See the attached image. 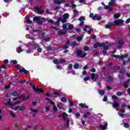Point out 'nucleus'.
Wrapping results in <instances>:
<instances>
[{
	"instance_id": "obj_35",
	"label": "nucleus",
	"mask_w": 130,
	"mask_h": 130,
	"mask_svg": "<svg viewBox=\"0 0 130 130\" xmlns=\"http://www.w3.org/2000/svg\"><path fill=\"white\" fill-rule=\"evenodd\" d=\"M99 94H100V95H104V90H99Z\"/></svg>"
},
{
	"instance_id": "obj_20",
	"label": "nucleus",
	"mask_w": 130,
	"mask_h": 130,
	"mask_svg": "<svg viewBox=\"0 0 130 130\" xmlns=\"http://www.w3.org/2000/svg\"><path fill=\"white\" fill-rule=\"evenodd\" d=\"M26 22L27 24H31V23H32V21L29 19V16H26Z\"/></svg>"
},
{
	"instance_id": "obj_52",
	"label": "nucleus",
	"mask_w": 130,
	"mask_h": 130,
	"mask_svg": "<svg viewBox=\"0 0 130 130\" xmlns=\"http://www.w3.org/2000/svg\"><path fill=\"white\" fill-rule=\"evenodd\" d=\"M125 72V70L124 69H121L120 71V72L121 73V74H123Z\"/></svg>"
},
{
	"instance_id": "obj_23",
	"label": "nucleus",
	"mask_w": 130,
	"mask_h": 130,
	"mask_svg": "<svg viewBox=\"0 0 130 130\" xmlns=\"http://www.w3.org/2000/svg\"><path fill=\"white\" fill-rule=\"evenodd\" d=\"M23 51V50H22V48L21 47H19L17 48V52L18 53H20Z\"/></svg>"
},
{
	"instance_id": "obj_63",
	"label": "nucleus",
	"mask_w": 130,
	"mask_h": 130,
	"mask_svg": "<svg viewBox=\"0 0 130 130\" xmlns=\"http://www.w3.org/2000/svg\"><path fill=\"white\" fill-rule=\"evenodd\" d=\"M74 13L75 15H76L77 14H78V11L77 10H74Z\"/></svg>"
},
{
	"instance_id": "obj_43",
	"label": "nucleus",
	"mask_w": 130,
	"mask_h": 130,
	"mask_svg": "<svg viewBox=\"0 0 130 130\" xmlns=\"http://www.w3.org/2000/svg\"><path fill=\"white\" fill-rule=\"evenodd\" d=\"M11 62H12L13 64H16L17 63V60H11Z\"/></svg>"
},
{
	"instance_id": "obj_46",
	"label": "nucleus",
	"mask_w": 130,
	"mask_h": 130,
	"mask_svg": "<svg viewBox=\"0 0 130 130\" xmlns=\"http://www.w3.org/2000/svg\"><path fill=\"white\" fill-rule=\"evenodd\" d=\"M87 28H89V26L88 25H85L84 28H83V31H87Z\"/></svg>"
},
{
	"instance_id": "obj_30",
	"label": "nucleus",
	"mask_w": 130,
	"mask_h": 130,
	"mask_svg": "<svg viewBox=\"0 0 130 130\" xmlns=\"http://www.w3.org/2000/svg\"><path fill=\"white\" fill-rule=\"evenodd\" d=\"M124 126L126 128H128V127H129V124L127 123H124Z\"/></svg>"
},
{
	"instance_id": "obj_38",
	"label": "nucleus",
	"mask_w": 130,
	"mask_h": 130,
	"mask_svg": "<svg viewBox=\"0 0 130 130\" xmlns=\"http://www.w3.org/2000/svg\"><path fill=\"white\" fill-rule=\"evenodd\" d=\"M84 50H85V51H88V50H89V47L87 46H84Z\"/></svg>"
},
{
	"instance_id": "obj_32",
	"label": "nucleus",
	"mask_w": 130,
	"mask_h": 130,
	"mask_svg": "<svg viewBox=\"0 0 130 130\" xmlns=\"http://www.w3.org/2000/svg\"><path fill=\"white\" fill-rule=\"evenodd\" d=\"M124 87H125V88H128V81L124 82Z\"/></svg>"
},
{
	"instance_id": "obj_13",
	"label": "nucleus",
	"mask_w": 130,
	"mask_h": 130,
	"mask_svg": "<svg viewBox=\"0 0 130 130\" xmlns=\"http://www.w3.org/2000/svg\"><path fill=\"white\" fill-rule=\"evenodd\" d=\"M107 125H108L107 123H105L104 125H101L100 126V127H101L102 129H104V130L107 129Z\"/></svg>"
},
{
	"instance_id": "obj_21",
	"label": "nucleus",
	"mask_w": 130,
	"mask_h": 130,
	"mask_svg": "<svg viewBox=\"0 0 130 130\" xmlns=\"http://www.w3.org/2000/svg\"><path fill=\"white\" fill-rule=\"evenodd\" d=\"M83 37H84V35H82L80 36L77 37V40L78 41H81L82 39H83Z\"/></svg>"
},
{
	"instance_id": "obj_56",
	"label": "nucleus",
	"mask_w": 130,
	"mask_h": 130,
	"mask_svg": "<svg viewBox=\"0 0 130 130\" xmlns=\"http://www.w3.org/2000/svg\"><path fill=\"white\" fill-rule=\"evenodd\" d=\"M86 55H87V53H84L83 54H82L81 57H85Z\"/></svg>"
},
{
	"instance_id": "obj_61",
	"label": "nucleus",
	"mask_w": 130,
	"mask_h": 130,
	"mask_svg": "<svg viewBox=\"0 0 130 130\" xmlns=\"http://www.w3.org/2000/svg\"><path fill=\"white\" fill-rule=\"evenodd\" d=\"M103 53L104 54H106V53H107V51H106L105 50H103Z\"/></svg>"
},
{
	"instance_id": "obj_12",
	"label": "nucleus",
	"mask_w": 130,
	"mask_h": 130,
	"mask_svg": "<svg viewBox=\"0 0 130 130\" xmlns=\"http://www.w3.org/2000/svg\"><path fill=\"white\" fill-rule=\"evenodd\" d=\"M50 105H51V106L53 107V110H54L55 111H56V110H57V108L54 106V102L52 101H50Z\"/></svg>"
},
{
	"instance_id": "obj_11",
	"label": "nucleus",
	"mask_w": 130,
	"mask_h": 130,
	"mask_svg": "<svg viewBox=\"0 0 130 130\" xmlns=\"http://www.w3.org/2000/svg\"><path fill=\"white\" fill-rule=\"evenodd\" d=\"M53 2L54 3H55V4L60 5V4H62V3H64V0H53Z\"/></svg>"
},
{
	"instance_id": "obj_39",
	"label": "nucleus",
	"mask_w": 130,
	"mask_h": 130,
	"mask_svg": "<svg viewBox=\"0 0 130 130\" xmlns=\"http://www.w3.org/2000/svg\"><path fill=\"white\" fill-rule=\"evenodd\" d=\"M61 102H66V101H67V99H66V98H64V97H62L61 99Z\"/></svg>"
},
{
	"instance_id": "obj_48",
	"label": "nucleus",
	"mask_w": 130,
	"mask_h": 130,
	"mask_svg": "<svg viewBox=\"0 0 130 130\" xmlns=\"http://www.w3.org/2000/svg\"><path fill=\"white\" fill-rule=\"evenodd\" d=\"M90 78L89 77H87L86 78H84V80L85 82H86V81H89Z\"/></svg>"
},
{
	"instance_id": "obj_25",
	"label": "nucleus",
	"mask_w": 130,
	"mask_h": 130,
	"mask_svg": "<svg viewBox=\"0 0 130 130\" xmlns=\"http://www.w3.org/2000/svg\"><path fill=\"white\" fill-rule=\"evenodd\" d=\"M114 4H115V0H111V1L109 3V6H113Z\"/></svg>"
},
{
	"instance_id": "obj_31",
	"label": "nucleus",
	"mask_w": 130,
	"mask_h": 130,
	"mask_svg": "<svg viewBox=\"0 0 130 130\" xmlns=\"http://www.w3.org/2000/svg\"><path fill=\"white\" fill-rule=\"evenodd\" d=\"M77 54L78 55H80V56H82V51L80 50H77Z\"/></svg>"
},
{
	"instance_id": "obj_2",
	"label": "nucleus",
	"mask_w": 130,
	"mask_h": 130,
	"mask_svg": "<svg viewBox=\"0 0 130 130\" xmlns=\"http://www.w3.org/2000/svg\"><path fill=\"white\" fill-rule=\"evenodd\" d=\"M105 43H103L102 44L96 43L93 45L94 48H97V47H103L104 49L107 50L108 49V46L106 45Z\"/></svg>"
},
{
	"instance_id": "obj_45",
	"label": "nucleus",
	"mask_w": 130,
	"mask_h": 130,
	"mask_svg": "<svg viewBox=\"0 0 130 130\" xmlns=\"http://www.w3.org/2000/svg\"><path fill=\"white\" fill-rule=\"evenodd\" d=\"M112 98L114 100H116V99H117V96H116V95H112Z\"/></svg>"
},
{
	"instance_id": "obj_28",
	"label": "nucleus",
	"mask_w": 130,
	"mask_h": 130,
	"mask_svg": "<svg viewBox=\"0 0 130 130\" xmlns=\"http://www.w3.org/2000/svg\"><path fill=\"white\" fill-rule=\"evenodd\" d=\"M78 68H79V64H78L77 63H75L74 66V69H75V70H78Z\"/></svg>"
},
{
	"instance_id": "obj_15",
	"label": "nucleus",
	"mask_w": 130,
	"mask_h": 130,
	"mask_svg": "<svg viewBox=\"0 0 130 130\" xmlns=\"http://www.w3.org/2000/svg\"><path fill=\"white\" fill-rule=\"evenodd\" d=\"M59 117H62L63 119H66L68 117V115L66 113H63L62 114L59 116Z\"/></svg>"
},
{
	"instance_id": "obj_55",
	"label": "nucleus",
	"mask_w": 130,
	"mask_h": 130,
	"mask_svg": "<svg viewBox=\"0 0 130 130\" xmlns=\"http://www.w3.org/2000/svg\"><path fill=\"white\" fill-rule=\"evenodd\" d=\"M73 68V64H70L69 66H68V68L70 70V69H72Z\"/></svg>"
},
{
	"instance_id": "obj_60",
	"label": "nucleus",
	"mask_w": 130,
	"mask_h": 130,
	"mask_svg": "<svg viewBox=\"0 0 130 130\" xmlns=\"http://www.w3.org/2000/svg\"><path fill=\"white\" fill-rule=\"evenodd\" d=\"M46 14H50V15L52 14L51 12H49V10H48L46 11Z\"/></svg>"
},
{
	"instance_id": "obj_44",
	"label": "nucleus",
	"mask_w": 130,
	"mask_h": 130,
	"mask_svg": "<svg viewBox=\"0 0 130 130\" xmlns=\"http://www.w3.org/2000/svg\"><path fill=\"white\" fill-rule=\"evenodd\" d=\"M53 62L54 63H55V64H57L58 63H59V61L57 60H54Z\"/></svg>"
},
{
	"instance_id": "obj_54",
	"label": "nucleus",
	"mask_w": 130,
	"mask_h": 130,
	"mask_svg": "<svg viewBox=\"0 0 130 130\" xmlns=\"http://www.w3.org/2000/svg\"><path fill=\"white\" fill-rule=\"evenodd\" d=\"M119 78L120 79V80H122V79H123V75H119Z\"/></svg>"
},
{
	"instance_id": "obj_27",
	"label": "nucleus",
	"mask_w": 130,
	"mask_h": 130,
	"mask_svg": "<svg viewBox=\"0 0 130 130\" xmlns=\"http://www.w3.org/2000/svg\"><path fill=\"white\" fill-rule=\"evenodd\" d=\"M90 115H91V113H90L89 112H87L84 114V117H88V116H90Z\"/></svg>"
},
{
	"instance_id": "obj_51",
	"label": "nucleus",
	"mask_w": 130,
	"mask_h": 130,
	"mask_svg": "<svg viewBox=\"0 0 130 130\" xmlns=\"http://www.w3.org/2000/svg\"><path fill=\"white\" fill-rule=\"evenodd\" d=\"M3 117V113L2 112V110H0V119H2Z\"/></svg>"
},
{
	"instance_id": "obj_64",
	"label": "nucleus",
	"mask_w": 130,
	"mask_h": 130,
	"mask_svg": "<svg viewBox=\"0 0 130 130\" xmlns=\"http://www.w3.org/2000/svg\"><path fill=\"white\" fill-rule=\"evenodd\" d=\"M118 114H119V116H120L121 117H123V114H121L120 113H118Z\"/></svg>"
},
{
	"instance_id": "obj_58",
	"label": "nucleus",
	"mask_w": 130,
	"mask_h": 130,
	"mask_svg": "<svg viewBox=\"0 0 130 130\" xmlns=\"http://www.w3.org/2000/svg\"><path fill=\"white\" fill-rule=\"evenodd\" d=\"M130 22V18H128V19L126 20V24H128V23Z\"/></svg>"
},
{
	"instance_id": "obj_14",
	"label": "nucleus",
	"mask_w": 130,
	"mask_h": 130,
	"mask_svg": "<svg viewBox=\"0 0 130 130\" xmlns=\"http://www.w3.org/2000/svg\"><path fill=\"white\" fill-rule=\"evenodd\" d=\"M93 19L97 20L98 21H99L100 20H101V17L96 14L93 16Z\"/></svg>"
},
{
	"instance_id": "obj_42",
	"label": "nucleus",
	"mask_w": 130,
	"mask_h": 130,
	"mask_svg": "<svg viewBox=\"0 0 130 130\" xmlns=\"http://www.w3.org/2000/svg\"><path fill=\"white\" fill-rule=\"evenodd\" d=\"M84 20H85V17L83 16L80 17L79 19V21H84Z\"/></svg>"
},
{
	"instance_id": "obj_24",
	"label": "nucleus",
	"mask_w": 130,
	"mask_h": 130,
	"mask_svg": "<svg viewBox=\"0 0 130 130\" xmlns=\"http://www.w3.org/2000/svg\"><path fill=\"white\" fill-rule=\"evenodd\" d=\"M114 18H115V19H118V18L119 17H120V14L119 13H116L114 15Z\"/></svg>"
},
{
	"instance_id": "obj_18",
	"label": "nucleus",
	"mask_w": 130,
	"mask_h": 130,
	"mask_svg": "<svg viewBox=\"0 0 130 130\" xmlns=\"http://www.w3.org/2000/svg\"><path fill=\"white\" fill-rule=\"evenodd\" d=\"M20 73H24V74H28V71L25 70L24 68L19 70Z\"/></svg>"
},
{
	"instance_id": "obj_50",
	"label": "nucleus",
	"mask_w": 130,
	"mask_h": 130,
	"mask_svg": "<svg viewBox=\"0 0 130 130\" xmlns=\"http://www.w3.org/2000/svg\"><path fill=\"white\" fill-rule=\"evenodd\" d=\"M10 115H11L12 117H16V115H15L13 112H10Z\"/></svg>"
},
{
	"instance_id": "obj_57",
	"label": "nucleus",
	"mask_w": 130,
	"mask_h": 130,
	"mask_svg": "<svg viewBox=\"0 0 130 130\" xmlns=\"http://www.w3.org/2000/svg\"><path fill=\"white\" fill-rule=\"evenodd\" d=\"M72 45H73V46H77V42H74L72 43Z\"/></svg>"
},
{
	"instance_id": "obj_8",
	"label": "nucleus",
	"mask_w": 130,
	"mask_h": 130,
	"mask_svg": "<svg viewBox=\"0 0 130 130\" xmlns=\"http://www.w3.org/2000/svg\"><path fill=\"white\" fill-rule=\"evenodd\" d=\"M114 23L115 25H117L118 26H119L123 24V20L120 19L116 20L114 21Z\"/></svg>"
},
{
	"instance_id": "obj_1",
	"label": "nucleus",
	"mask_w": 130,
	"mask_h": 130,
	"mask_svg": "<svg viewBox=\"0 0 130 130\" xmlns=\"http://www.w3.org/2000/svg\"><path fill=\"white\" fill-rule=\"evenodd\" d=\"M70 17V15L68 13H65L63 15V18L60 17L58 18L57 21L56 22V26H59V22H61L62 23H66L67 22V20Z\"/></svg>"
},
{
	"instance_id": "obj_53",
	"label": "nucleus",
	"mask_w": 130,
	"mask_h": 130,
	"mask_svg": "<svg viewBox=\"0 0 130 130\" xmlns=\"http://www.w3.org/2000/svg\"><path fill=\"white\" fill-rule=\"evenodd\" d=\"M89 18H94V14L93 13H90L89 15Z\"/></svg>"
},
{
	"instance_id": "obj_6",
	"label": "nucleus",
	"mask_w": 130,
	"mask_h": 130,
	"mask_svg": "<svg viewBox=\"0 0 130 130\" xmlns=\"http://www.w3.org/2000/svg\"><path fill=\"white\" fill-rule=\"evenodd\" d=\"M12 100L11 99H9L8 100L7 102H5V104H7V105H10L11 106H15L16 104H20V102H18L17 103H15L14 104H12Z\"/></svg>"
},
{
	"instance_id": "obj_10",
	"label": "nucleus",
	"mask_w": 130,
	"mask_h": 130,
	"mask_svg": "<svg viewBox=\"0 0 130 130\" xmlns=\"http://www.w3.org/2000/svg\"><path fill=\"white\" fill-rule=\"evenodd\" d=\"M98 78H99V76H98V75H96L95 74H91V79L92 80H97V79H98Z\"/></svg>"
},
{
	"instance_id": "obj_49",
	"label": "nucleus",
	"mask_w": 130,
	"mask_h": 130,
	"mask_svg": "<svg viewBox=\"0 0 130 130\" xmlns=\"http://www.w3.org/2000/svg\"><path fill=\"white\" fill-rule=\"evenodd\" d=\"M38 52H41L42 51V49L41 48H38L37 49Z\"/></svg>"
},
{
	"instance_id": "obj_3",
	"label": "nucleus",
	"mask_w": 130,
	"mask_h": 130,
	"mask_svg": "<svg viewBox=\"0 0 130 130\" xmlns=\"http://www.w3.org/2000/svg\"><path fill=\"white\" fill-rule=\"evenodd\" d=\"M14 110H19V111H24L26 109V106H18L15 107Z\"/></svg>"
},
{
	"instance_id": "obj_7",
	"label": "nucleus",
	"mask_w": 130,
	"mask_h": 130,
	"mask_svg": "<svg viewBox=\"0 0 130 130\" xmlns=\"http://www.w3.org/2000/svg\"><path fill=\"white\" fill-rule=\"evenodd\" d=\"M42 19V18L40 17H35L34 18V21H36L37 24L39 25H41V24H42V21H41Z\"/></svg>"
},
{
	"instance_id": "obj_22",
	"label": "nucleus",
	"mask_w": 130,
	"mask_h": 130,
	"mask_svg": "<svg viewBox=\"0 0 130 130\" xmlns=\"http://www.w3.org/2000/svg\"><path fill=\"white\" fill-rule=\"evenodd\" d=\"M80 107H81L82 108H88V106H86V105L84 104H79Z\"/></svg>"
},
{
	"instance_id": "obj_4",
	"label": "nucleus",
	"mask_w": 130,
	"mask_h": 130,
	"mask_svg": "<svg viewBox=\"0 0 130 130\" xmlns=\"http://www.w3.org/2000/svg\"><path fill=\"white\" fill-rule=\"evenodd\" d=\"M30 86L32 87L33 90L34 91H36L37 93H43V90L42 89L36 88L35 86H34V84L33 83H29Z\"/></svg>"
},
{
	"instance_id": "obj_5",
	"label": "nucleus",
	"mask_w": 130,
	"mask_h": 130,
	"mask_svg": "<svg viewBox=\"0 0 130 130\" xmlns=\"http://www.w3.org/2000/svg\"><path fill=\"white\" fill-rule=\"evenodd\" d=\"M63 28L64 29L63 30H60L59 31V34H67V30H68V25H67V24H63Z\"/></svg>"
},
{
	"instance_id": "obj_37",
	"label": "nucleus",
	"mask_w": 130,
	"mask_h": 130,
	"mask_svg": "<svg viewBox=\"0 0 130 130\" xmlns=\"http://www.w3.org/2000/svg\"><path fill=\"white\" fill-rule=\"evenodd\" d=\"M116 95L117 96H121V95H122V92H116Z\"/></svg>"
},
{
	"instance_id": "obj_40",
	"label": "nucleus",
	"mask_w": 130,
	"mask_h": 130,
	"mask_svg": "<svg viewBox=\"0 0 130 130\" xmlns=\"http://www.w3.org/2000/svg\"><path fill=\"white\" fill-rule=\"evenodd\" d=\"M59 62H61V63H63V62H66V59H64V58L61 59L59 61Z\"/></svg>"
},
{
	"instance_id": "obj_41",
	"label": "nucleus",
	"mask_w": 130,
	"mask_h": 130,
	"mask_svg": "<svg viewBox=\"0 0 130 130\" xmlns=\"http://www.w3.org/2000/svg\"><path fill=\"white\" fill-rule=\"evenodd\" d=\"M102 5H103V6H105V9L106 10H107V9H109L108 6H105V4H104V2H102Z\"/></svg>"
},
{
	"instance_id": "obj_34",
	"label": "nucleus",
	"mask_w": 130,
	"mask_h": 130,
	"mask_svg": "<svg viewBox=\"0 0 130 130\" xmlns=\"http://www.w3.org/2000/svg\"><path fill=\"white\" fill-rule=\"evenodd\" d=\"M68 28L70 30H72L74 28V25L73 24H69L68 26Z\"/></svg>"
},
{
	"instance_id": "obj_36",
	"label": "nucleus",
	"mask_w": 130,
	"mask_h": 130,
	"mask_svg": "<svg viewBox=\"0 0 130 130\" xmlns=\"http://www.w3.org/2000/svg\"><path fill=\"white\" fill-rule=\"evenodd\" d=\"M11 94L12 96H17L18 95V93L17 92V91H14L12 92Z\"/></svg>"
},
{
	"instance_id": "obj_47",
	"label": "nucleus",
	"mask_w": 130,
	"mask_h": 130,
	"mask_svg": "<svg viewBox=\"0 0 130 130\" xmlns=\"http://www.w3.org/2000/svg\"><path fill=\"white\" fill-rule=\"evenodd\" d=\"M48 22H49V23H50L51 24H53V20H52V19H50L48 20Z\"/></svg>"
},
{
	"instance_id": "obj_16",
	"label": "nucleus",
	"mask_w": 130,
	"mask_h": 130,
	"mask_svg": "<svg viewBox=\"0 0 130 130\" xmlns=\"http://www.w3.org/2000/svg\"><path fill=\"white\" fill-rule=\"evenodd\" d=\"M19 98L21 99V100H23V101L28 100V99H29V95H28L27 98L25 97V96L24 95H21L20 96Z\"/></svg>"
},
{
	"instance_id": "obj_62",
	"label": "nucleus",
	"mask_w": 130,
	"mask_h": 130,
	"mask_svg": "<svg viewBox=\"0 0 130 130\" xmlns=\"http://www.w3.org/2000/svg\"><path fill=\"white\" fill-rule=\"evenodd\" d=\"M103 101H104V102L107 101V97L105 96L104 99H103Z\"/></svg>"
},
{
	"instance_id": "obj_9",
	"label": "nucleus",
	"mask_w": 130,
	"mask_h": 130,
	"mask_svg": "<svg viewBox=\"0 0 130 130\" xmlns=\"http://www.w3.org/2000/svg\"><path fill=\"white\" fill-rule=\"evenodd\" d=\"M110 104L112 105V107H113V108H115V109H117V110L119 109L120 106V105H119V103H110Z\"/></svg>"
},
{
	"instance_id": "obj_29",
	"label": "nucleus",
	"mask_w": 130,
	"mask_h": 130,
	"mask_svg": "<svg viewBox=\"0 0 130 130\" xmlns=\"http://www.w3.org/2000/svg\"><path fill=\"white\" fill-rule=\"evenodd\" d=\"M111 26V23H109V24L105 25V28H106L107 29H108V28H110Z\"/></svg>"
},
{
	"instance_id": "obj_17",
	"label": "nucleus",
	"mask_w": 130,
	"mask_h": 130,
	"mask_svg": "<svg viewBox=\"0 0 130 130\" xmlns=\"http://www.w3.org/2000/svg\"><path fill=\"white\" fill-rule=\"evenodd\" d=\"M114 57H115L116 58H119L120 59H122V58H124V57H123V55H113Z\"/></svg>"
},
{
	"instance_id": "obj_19",
	"label": "nucleus",
	"mask_w": 130,
	"mask_h": 130,
	"mask_svg": "<svg viewBox=\"0 0 130 130\" xmlns=\"http://www.w3.org/2000/svg\"><path fill=\"white\" fill-rule=\"evenodd\" d=\"M36 11H37V13H38V14H42V13H43V10H42L40 9V8L37 7L36 9Z\"/></svg>"
},
{
	"instance_id": "obj_33",
	"label": "nucleus",
	"mask_w": 130,
	"mask_h": 130,
	"mask_svg": "<svg viewBox=\"0 0 130 130\" xmlns=\"http://www.w3.org/2000/svg\"><path fill=\"white\" fill-rule=\"evenodd\" d=\"M66 124L67 127H69V126H70V119H68L66 120Z\"/></svg>"
},
{
	"instance_id": "obj_59",
	"label": "nucleus",
	"mask_w": 130,
	"mask_h": 130,
	"mask_svg": "<svg viewBox=\"0 0 130 130\" xmlns=\"http://www.w3.org/2000/svg\"><path fill=\"white\" fill-rule=\"evenodd\" d=\"M11 87V85L10 84L7 85L6 87H5V88L6 89H9L10 87Z\"/></svg>"
},
{
	"instance_id": "obj_26",
	"label": "nucleus",
	"mask_w": 130,
	"mask_h": 130,
	"mask_svg": "<svg viewBox=\"0 0 130 130\" xmlns=\"http://www.w3.org/2000/svg\"><path fill=\"white\" fill-rule=\"evenodd\" d=\"M30 110L32 113H37V112L38 111L37 109H31Z\"/></svg>"
}]
</instances>
